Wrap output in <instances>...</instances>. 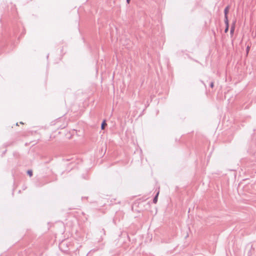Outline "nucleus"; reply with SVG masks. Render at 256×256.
<instances>
[{
    "label": "nucleus",
    "instance_id": "obj_1",
    "mask_svg": "<svg viewBox=\"0 0 256 256\" xmlns=\"http://www.w3.org/2000/svg\"><path fill=\"white\" fill-rule=\"evenodd\" d=\"M228 12H229V8H228V6H227L226 8L224 10V18H225L224 22H225V23H227V20H228Z\"/></svg>",
    "mask_w": 256,
    "mask_h": 256
},
{
    "label": "nucleus",
    "instance_id": "obj_2",
    "mask_svg": "<svg viewBox=\"0 0 256 256\" xmlns=\"http://www.w3.org/2000/svg\"><path fill=\"white\" fill-rule=\"evenodd\" d=\"M158 194H159V192H158L156 195V196L155 198H154V199L153 200L154 203L156 204L157 202Z\"/></svg>",
    "mask_w": 256,
    "mask_h": 256
},
{
    "label": "nucleus",
    "instance_id": "obj_3",
    "mask_svg": "<svg viewBox=\"0 0 256 256\" xmlns=\"http://www.w3.org/2000/svg\"><path fill=\"white\" fill-rule=\"evenodd\" d=\"M107 125L106 122L105 120H104L103 122H102V126H101V128H102V130H104L105 128V126Z\"/></svg>",
    "mask_w": 256,
    "mask_h": 256
},
{
    "label": "nucleus",
    "instance_id": "obj_4",
    "mask_svg": "<svg viewBox=\"0 0 256 256\" xmlns=\"http://www.w3.org/2000/svg\"><path fill=\"white\" fill-rule=\"evenodd\" d=\"M226 24V29L224 30V32H228V20H227V23H225Z\"/></svg>",
    "mask_w": 256,
    "mask_h": 256
},
{
    "label": "nucleus",
    "instance_id": "obj_5",
    "mask_svg": "<svg viewBox=\"0 0 256 256\" xmlns=\"http://www.w3.org/2000/svg\"><path fill=\"white\" fill-rule=\"evenodd\" d=\"M234 24L232 26L231 29H230V34H234Z\"/></svg>",
    "mask_w": 256,
    "mask_h": 256
},
{
    "label": "nucleus",
    "instance_id": "obj_6",
    "mask_svg": "<svg viewBox=\"0 0 256 256\" xmlns=\"http://www.w3.org/2000/svg\"><path fill=\"white\" fill-rule=\"evenodd\" d=\"M27 173L30 176H32V170H28L27 172Z\"/></svg>",
    "mask_w": 256,
    "mask_h": 256
},
{
    "label": "nucleus",
    "instance_id": "obj_7",
    "mask_svg": "<svg viewBox=\"0 0 256 256\" xmlns=\"http://www.w3.org/2000/svg\"><path fill=\"white\" fill-rule=\"evenodd\" d=\"M214 82H212L210 84V86H211V88H212L214 87Z\"/></svg>",
    "mask_w": 256,
    "mask_h": 256
},
{
    "label": "nucleus",
    "instance_id": "obj_8",
    "mask_svg": "<svg viewBox=\"0 0 256 256\" xmlns=\"http://www.w3.org/2000/svg\"><path fill=\"white\" fill-rule=\"evenodd\" d=\"M126 1H127V2L128 4V3H130V0H126Z\"/></svg>",
    "mask_w": 256,
    "mask_h": 256
}]
</instances>
